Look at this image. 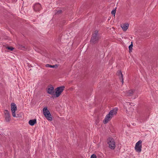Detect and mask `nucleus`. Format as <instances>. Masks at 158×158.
<instances>
[{
    "instance_id": "f257e3e1",
    "label": "nucleus",
    "mask_w": 158,
    "mask_h": 158,
    "mask_svg": "<svg viewBox=\"0 0 158 158\" xmlns=\"http://www.w3.org/2000/svg\"><path fill=\"white\" fill-rule=\"evenodd\" d=\"M101 38L98 31V30H95L92 33L90 42L91 43L95 44L98 42Z\"/></svg>"
},
{
    "instance_id": "f03ea898",
    "label": "nucleus",
    "mask_w": 158,
    "mask_h": 158,
    "mask_svg": "<svg viewBox=\"0 0 158 158\" xmlns=\"http://www.w3.org/2000/svg\"><path fill=\"white\" fill-rule=\"evenodd\" d=\"M43 111L44 114L46 118L49 121H52V117L50 112L47 109V107L46 106L43 108Z\"/></svg>"
},
{
    "instance_id": "7ed1b4c3",
    "label": "nucleus",
    "mask_w": 158,
    "mask_h": 158,
    "mask_svg": "<svg viewBox=\"0 0 158 158\" xmlns=\"http://www.w3.org/2000/svg\"><path fill=\"white\" fill-rule=\"evenodd\" d=\"M64 88L65 87L64 86H62L57 87L56 89L55 95V97L56 98L59 97L64 90Z\"/></svg>"
},
{
    "instance_id": "20e7f679",
    "label": "nucleus",
    "mask_w": 158,
    "mask_h": 158,
    "mask_svg": "<svg viewBox=\"0 0 158 158\" xmlns=\"http://www.w3.org/2000/svg\"><path fill=\"white\" fill-rule=\"evenodd\" d=\"M108 144L109 147L111 149H114L115 148V143L112 138H110L108 139Z\"/></svg>"
},
{
    "instance_id": "39448f33",
    "label": "nucleus",
    "mask_w": 158,
    "mask_h": 158,
    "mask_svg": "<svg viewBox=\"0 0 158 158\" xmlns=\"http://www.w3.org/2000/svg\"><path fill=\"white\" fill-rule=\"evenodd\" d=\"M142 142L141 140H139L136 143L135 146V149L138 152H140L141 151Z\"/></svg>"
},
{
    "instance_id": "423d86ee",
    "label": "nucleus",
    "mask_w": 158,
    "mask_h": 158,
    "mask_svg": "<svg viewBox=\"0 0 158 158\" xmlns=\"http://www.w3.org/2000/svg\"><path fill=\"white\" fill-rule=\"evenodd\" d=\"M11 108L13 116L14 117H16L15 112L17 108L15 104L14 103H12L11 104Z\"/></svg>"
},
{
    "instance_id": "0eeeda50",
    "label": "nucleus",
    "mask_w": 158,
    "mask_h": 158,
    "mask_svg": "<svg viewBox=\"0 0 158 158\" xmlns=\"http://www.w3.org/2000/svg\"><path fill=\"white\" fill-rule=\"evenodd\" d=\"M5 120L6 122H9L10 120V117L8 110H6L4 111Z\"/></svg>"
},
{
    "instance_id": "6e6552de",
    "label": "nucleus",
    "mask_w": 158,
    "mask_h": 158,
    "mask_svg": "<svg viewBox=\"0 0 158 158\" xmlns=\"http://www.w3.org/2000/svg\"><path fill=\"white\" fill-rule=\"evenodd\" d=\"M113 117L109 114H108L106 116L105 119L103 120V122L104 124L107 123L108 121L111 119Z\"/></svg>"
},
{
    "instance_id": "1a4fd4ad",
    "label": "nucleus",
    "mask_w": 158,
    "mask_h": 158,
    "mask_svg": "<svg viewBox=\"0 0 158 158\" xmlns=\"http://www.w3.org/2000/svg\"><path fill=\"white\" fill-rule=\"evenodd\" d=\"M47 92L49 94L55 95V94H54L55 92L54 88L52 86H51L50 87L48 88L47 90Z\"/></svg>"
},
{
    "instance_id": "9d476101",
    "label": "nucleus",
    "mask_w": 158,
    "mask_h": 158,
    "mask_svg": "<svg viewBox=\"0 0 158 158\" xmlns=\"http://www.w3.org/2000/svg\"><path fill=\"white\" fill-rule=\"evenodd\" d=\"M33 8L35 11H39L41 9V6L39 3H36L33 6Z\"/></svg>"
},
{
    "instance_id": "9b49d317",
    "label": "nucleus",
    "mask_w": 158,
    "mask_h": 158,
    "mask_svg": "<svg viewBox=\"0 0 158 158\" xmlns=\"http://www.w3.org/2000/svg\"><path fill=\"white\" fill-rule=\"evenodd\" d=\"M118 109L116 108H114V109L111 110L109 113L113 117L114 115H115L117 113Z\"/></svg>"
},
{
    "instance_id": "f8f14e48",
    "label": "nucleus",
    "mask_w": 158,
    "mask_h": 158,
    "mask_svg": "<svg viewBox=\"0 0 158 158\" xmlns=\"http://www.w3.org/2000/svg\"><path fill=\"white\" fill-rule=\"evenodd\" d=\"M135 90L134 89H131L127 91L126 92V95L127 96H130L133 95V93L135 92Z\"/></svg>"
},
{
    "instance_id": "ddd939ff",
    "label": "nucleus",
    "mask_w": 158,
    "mask_h": 158,
    "mask_svg": "<svg viewBox=\"0 0 158 158\" xmlns=\"http://www.w3.org/2000/svg\"><path fill=\"white\" fill-rule=\"evenodd\" d=\"M29 124L31 126H33L36 123V119H31L29 121Z\"/></svg>"
},
{
    "instance_id": "4468645a",
    "label": "nucleus",
    "mask_w": 158,
    "mask_h": 158,
    "mask_svg": "<svg viewBox=\"0 0 158 158\" xmlns=\"http://www.w3.org/2000/svg\"><path fill=\"white\" fill-rule=\"evenodd\" d=\"M128 24H124L123 25L121 26V27L123 30L124 31H125L128 29Z\"/></svg>"
},
{
    "instance_id": "2eb2a0df",
    "label": "nucleus",
    "mask_w": 158,
    "mask_h": 158,
    "mask_svg": "<svg viewBox=\"0 0 158 158\" xmlns=\"http://www.w3.org/2000/svg\"><path fill=\"white\" fill-rule=\"evenodd\" d=\"M117 74L119 76V78H123V77L122 72L121 71H118L117 72Z\"/></svg>"
},
{
    "instance_id": "dca6fc26",
    "label": "nucleus",
    "mask_w": 158,
    "mask_h": 158,
    "mask_svg": "<svg viewBox=\"0 0 158 158\" xmlns=\"http://www.w3.org/2000/svg\"><path fill=\"white\" fill-rule=\"evenodd\" d=\"M17 46L18 47V48L20 49L24 50L25 49V47L21 45L18 44L17 45Z\"/></svg>"
},
{
    "instance_id": "f3484780",
    "label": "nucleus",
    "mask_w": 158,
    "mask_h": 158,
    "mask_svg": "<svg viewBox=\"0 0 158 158\" xmlns=\"http://www.w3.org/2000/svg\"><path fill=\"white\" fill-rule=\"evenodd\" d=\"M133 46V44H132V42L131 44L130 45H129V49L130 52L131 51V52L132 51V47Z\"/></svg>"
},
{
    "instance_id": "a211bd4d",
    "label": "nucleus",
    "mask_w": 158,
    "mask_h": 158,
    "mask_svg": "<svg viewBox=\"0 0 158 158\" xmlns=\"http://www.w3.org/2000/svg\"><path fill=\"white\" fill-rule=\"evenodd\" d=\"M61 13H62V10H57V11H56V12H55L56 14H58V15L60 14Z\"/></svg>"
},
{
    "instance_id": "6ab92c4d",
    "label": "nucleus",
    "mask_w": 158,
    "mask_h": 158,
    "mask_svg": "<svg viewBox=\"0 0 158 158\" xmlns=\"http://www.w3.org/2000/svg\"><path fill=\"white\" fill-rule=\"evenodd\" d=\"M116 13V9H115L113 10H112L111 12V13L112 15H115V14Z\"/></svg>"
},
{
    "instance_id": "aec40b11",
    "label": "nucleus",
    "mask_w": 158,
    "mask_h": 158,
    "mask_svg": "<svg viewBox=\"0 0 158 158\" xmlns=\"http://www.w3.org/2000/svg\"><path fill=\"white\" fill-rule=\"evenodd\" d=\"M51 67L50 68H57L58 67V65L56 64H55L54 65H51Z\"/></svg>"
},
{
    "instance_id": "412c9836",
    "label": "nucleus",
    "mask_w": 158,
    "mask_h": 158,
    "mask_svg": "<svg viewBox=\"0 0 158 158\" xmlns=\"http://www.w3.org/2000/svg\"><path fill=\"white\" fill-rule=\"evenodd\" d=\"M6 48L11 51H12L14 49V48L12 47H8Z\"/></svg>"
},
{
    "instance_id": "4be33fe9",
    "label": "nucleus",
    "mask_w": 158,
    "mask_h": 158,
    "mask_svg": "<svg viewBox=\"0 0 158 158\" xmlns=\"http://www.w3.org/2000/svg\"><path fill=\"white\" fill-rule=\"evenodd\" d=\"M90 158H97V156L96 155L93 154L91 156Z\"/></svg>"
},
{
    "instance_id": "5701e85b",
    "label": "nucleus",
    "mask_w": 158,
    "mask_h": 158,
    "mask_svg": "<svg viewBox=\"0 0 158 158\" xmlns=\"http://www.w3.org/2000/svg\"><path fill=\"white\" fill-rule=\"evenodd\" d=\"M51 65H50L49 64H46L45 65V67H51Z\"/></svg>"
},
{
    "instance_id": "b1692460",
    "label": "nucleus",
    "mask_w": 158,
    "mask_h": 158,
    "mask_svg": "<svg viewBox=\"0 0 158 158\" xmlns=\"http://www.w3.org/2000/svg\"><path fill=\"white\" fill-rule=\"evenodd\" d=\"M121 80V82H122V84H123V78H119Z\"/></svg>"
},
{
    "instance_id": "393cba45",
    "label": "nucleus",
    "mask_w": 158,
    "mask_h": 158,
    "mask_svg": "<svg viewBox=\"0 0 158 158\" xmlns=\"http://www.w3.org/2000/svg\"><path fill=\"white\" fill-rule=\"evenodd\" d=\"M127 104L128 105H131V106H132V105H131V104H133L132 103H131L129 102H127Z\"/></svg>"
},
{
    "instance_id": "a878e982",
    "label": "nucleus",
    "mask_w": 158,
    "mask_h": 158,
    "mask_svg": "<svg viewBox=\"0 0 158 158\" xmlns=\"http://www.w3.org/2000/svg\"><path fill=\"white\" fill-rule=\"evenodd\" d=\"M51 98H54V96H52V97Z\"/></svg>"
}]
</instances>
